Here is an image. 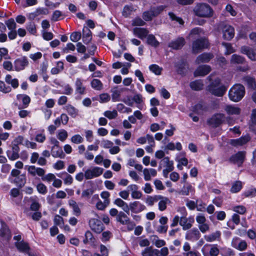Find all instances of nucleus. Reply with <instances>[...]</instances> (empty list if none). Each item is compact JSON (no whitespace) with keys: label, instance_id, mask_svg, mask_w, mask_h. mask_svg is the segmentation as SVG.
Instances as JSON below:
<instances>
[{"label":"nucleus","instance_id":"nucleus-1","mask_svg":"<svg viewBox=\"0 0 256 256\" xmlns=\"http://www.w3.org/2000/svg\"><path fill=\"white\" fill-rule=\"evenodd\" d=\"M211 83L208 86V90L212 94L217 96H222L226 92V88L220 85V79L218 78H213V76L210 75L208 78Z\"/></svg>","mask_w":256,"mask_h":256},{"label":"nucleus","instance_id":"nucleus-2","mask_svg":"<svg viewBox=\"0 0 256 256\" xmlns=\"http://www.w3.org/2000/svg\"><path fill=\"white\" fill-rule=\"evenodd\" d=\"M244 94V86L240 84H236L229 90L228 96L231 100L238 102L242 98Z\"/></svg>","mask_w":256,"mask_h":256},{"label":"nucleus","instance_id":"nucleus-3","mask_svg":"<svg viewBox=\"0 0 256 256\" xmlns=\"http://www.w3.org/2000/svg\"><path fill=\"white\" fill-rule=\"evenodd\" d=\"M194 11L196 16L200 17L210 18L212 16V10L209 5L204 3L198 4Z\"/></svg>","mask_w":256,"mask_h":256},{"label":"nucleus","instance_id":"nucleus-4","mask_svg":"<svg viewBox=\"0 0 256 256\" xmlns=\"http://www.w3.org/2000/svg\"><path fill=\"white\" fill-rule=\"evenodd\" d=\"M201 251L204 256H218L220 253L217 244H206Z\"/></svg>","mask_w":256,"mask_h":256},{"label":"nucleus","instance_id":"nucleus-5","mask_svg":"<svg viewBox=\"0 0 256 256\" xmlns=\"http://www.w3.org/2000/svg\"><path fill=\"white\" fill-rule=\"evenodd\" d=\"M220 28L222 33V38L224 39L230 40L234 38V28L231 26L222 24H220Z\"/></svg>","mask_w":256,"mask_h":256},{"label":"nucleus","instance_id":"nucleus-6","mask_svg":"<svg viewBox=\"0 0 256 256\" xmlns=\"http://www.w3.org/2000/svg\"><path fill=\"white\" fill-rule=\"evenodd\" d=\"M225 120L226 116L224 114L217 113L208 120V122L212 127L216 128L224 123Z\"/></svg>","mask_w":256,"mask_h":256},{"label":"nucleus","instance_id":"nucleus-7","mask_svg":"<svg viewBox=\"0 0 256 256\" xmlns=\"http://www.w3.org/2000/svg\"><path fill=\"white\" fill-rule=\"evenodd\" d=\"M208 42L206 38H201L194 40L192 43V50L194 53H198L200 50L206 48Z\"/></svg>","mask_w":256,"mask_h":256},{"label":"nucleus","instance_id":"nucleus-8","mask_svg":"<svg viewBox=\"0 0 256 256\" xmlns=\"http://www.w3.org/2000/svg\"><path fill=\"white\" fill-rule=\"evenodd\" d=\"M103 171L102 168L98 166L88 169L84 172V178L86 180H90L98 177L102 174Z\"/></svg>","mask_w":256,"mask_h":256},{"label":"nucleus","instance_id":"nucleus-9","mask_svg":"<svg viewBox=\"0 0 256 256\" xmlns=\"http://www.w3.org/2000/svg\"><path fill=\"white\" fill-rule=\"evenodd\" d=\"M29 64L28 58L24 56L16 59L14 62V70L20 72L25 69Z\"/></svg>","mask_w":256,"mask_h":256},{"label":"nucleus","instance_id":"nucleus-10","mask_svg":"<svg viewBox=\"0 0 256 256\" xmlns=\"http://www.w3.org/2000/svg\"><path fill=\"white\" fill-rule=\"evenodd\" d=\"M89 225L91 230L97 234H100L104 228L102 222L96 218H91L89 220Z\"/></svg>","mask_w":256,"mask_h":256},{"label":"nucleus","instance_id":"nucleus-11","mask_svg":"<svg viewBox=\"0 0 256 256\" xmlns=\"http://www.w3.org/2000/svg\"><path fill=\"white\" fill-rule=\"evenodd\" d=\"M231 245L233 248L240 251L246 250L248 247V244L246 241L241 240L238 237L233 238Z\"/></svg>","mask_w":256,"mask_h":256},{"label":"nucleus","instance_id":"nucleus-12","mask_svg":"<svg viewBox=\"0 0 256 256\" xmlns=\"http://www.w3.org/2000/svg\"><path fill=\"white\" fill-rule=\"evenodd\" d=\"M128 208L130 211L134 214H138L146 210V206L139 201L130 202Z\"/></svg>","mask_w":256,"mask_h":256},{"label":"nucleus","instance_id":"nucleus-13","mask_svg":"<svg viewBox=\"0 0 256 256\" xmlns=\"http://www.w3.org/2000/svg\"><path fill=\"white\" fill-rule=\"evenodd\" d=\"M250 140V136L248 134H246L241 136L239 138L232 139L230 140L229 143L230 145L234 147H238L244 145L248 143Z\"/></svg>","mask_w":256,"mask_h":256},{"label":"nucleus","instance_id":"nucleus-14","mask_svg":"<svg viewBox=\"0 0 256 256\" xmlns=\"http://www.w3.org/2000/svg\"><path fill=\"white\" fill-rule=\"evenodd\" d=\"M116 220L122 224L130 225L131 228L130 230L133 229L135 224L134 222H131L128 216L123 212H120L116 216Z\"/></svg>","mask_w":256,"mask_h":256},{"label":"nucleus","instance_id":"nucleus-15","mask_svg":"<svg viewBox=\"0 0 256 256\" xmlns=\"http://www.w3.org/2000/svg\"><path fill=\"white\" fill-rule=\"evenodd\" d=\"M246 156V152L244 151L238 152L232 155L230 158V162L240 166L244 162Z\"/></svg>","mask_w":256,"mask_h":256},{"label":"nucleus","instance_id":"nucleus-16","mask_svg":"<svg viewBox=\"0 0 256 256\" xmlns=\"http://www.w3.org/2000/svg\"><path fill=\"white\" fill-rule=\"evenodd\" d=\"M84 80L81 78H76L74 82L75 92L76 94L84 95L86 93V87L84 85Z\"/></svg>","mask_w":256,"mask_h":256},{"label":"nucleus","instance_id":"nucleus-17","mask_svg":"<svg viewBox=\"0 0 256 256\" xmlns=\"http://www.w3.org/2000/svg\"><path fill=\"white\" fill-rule=\"evenodd\" d=\"M200 236L199 230L196 228H193L186 232L185 238L187 240L196 242L199 240Z\"/></svg>","mask_w":256,"mask_h":256},{"label":"nucleus","instance_id":"nucleus-18","mask_svg":"<svg viewBox=\"0 0 256 256\" xmlns=\"http://www.w3.org/2000/svg\"><path fill=\"white\" fill-rule=\"evenodd\" d=\"M16 100L19 102L22 103V104L18 107L19 110L28 108L31 100L30 97L25 94H18L16 96Z\"/></svg>","mask_w":256,"mask_h":256},{"label":"nucleus","instance_id":"nucleus-19","mask_svg":"<svg viewBox=\"0 0 256 256\" xmlns=\"http://www.w3.org/2000/svg\"><path fill=\"white\" fill-rule=\"evenodd\" d=\"M182 250L184 256H201L200 254L196 250H191L190 244L188 242H185L183 245Z\"/></svg>","mask_w":256,"mask_h":256},{"label":"nucleus","instance_id":"nucleus-20","mask_svg":"<svg viewBox=\"0 0 256 256\" xmlns=\"http://www.w3.org/2000/svg\"><path fill=\"white\" fill-rule=\"evenodd\" d=\"M20 148L16 144H14L12 150H8L6 152V155L10 160H15L20 158Z\"/></svg>","mask_w":256,"mask_h":256},{"label":"nucleus","instance_id":"nucleus-21","mask_svg":"<svg viewBox=\"0 0 256 256\" xmlns=\"http://www.w3.org/2000/svg\"><path fill=\"white\" fill-rule=\"evenodd\" d=\"M211 70V68L208 65L199 66L194 72V76H204L208 74Z\"/></svg>","mask_w":256,"mask_h":256},{"label":"nucleus","instance_id":"nucleus-22","mask_svg":"<svg viewBox=\"0 0 256 256\" xmlns=\"http://www.w3.org/2000/svg\"><path fill=\"white\" fill-rule=\"evenodd\" d=\"M28 173L32 176H35L38 175L40 176H42L45 174V170L41 168H36L34 166H30L28 168Z\"/></svg>","mask_w":256,"mask_h":256},{"label":"nucleus","instance_id":"nucleus-23","mask_svg":"<svg viewBox=\"0 0 256 256\" xmlns=\"http://www.w3.org/2000/svg\"><path fill=\"white\" fill-rule=\"evenodd\" d=\"M27 200L31 202L30 208L32 210L37 211L40 207V204L38 202V198L36 196H32L30 198H25L24 200Z\"/></svg>","mask_w":256,"mask_h":256},{"label":"nucleus","instance_id":"nucleus-24","mask_svg":"<svg viewBox=\"0 0 256 256\" xmlns=\"http://www.w3.org/2000/svg\"><path fill=\"white\" fill-rule=\"evenodd\" d=\"M240 52L242 54H246L250 60H256V53L252 48L247 46H243L240 48Z\"/></svg>","mask_w":256,"mask_h":256},{"label":"nucleus","instance_id":"nucleus-25","mask_svg":"<svg viewBox=\"0 0 256 256\" xmlns=\"http://www.w3.org/2000/svg\"><path fill=\"white\" fill-rule=\"evenodd\" d=\"M195 189L190 184L186 183L184 185L182 189L178 192L179 194L182 196H188L190 194H194Z\"/></svg>","mask_w":256,"mask_h":256},{"label":"nucleus","instance_id":"nucleus-26","mask_svg":"<svg viewBox=\"0 0 256 256\" xmlns=\"http://www.w3.org/2000/svg\"><path fill=\"white\" fill-rule=\"evenodd\" d=\"M48 13V9L44 8H37L34 12L28 14V19L32 20L39 16L47 14Z\"/></svg>","mask_w":256,"mask_h":256},{"label":"nucleus","instance_id":"nucleus-27","mask_svg":"<svg viewBox=\"0 0 256 256\" xmlns=\"http://www.w3.org/2000/svg\"><path fill=\"white\" fill-rule=\"evenodd\" d=\"M185 44V40L183 38H178L177 39L172 41L169 44V47L174 49L178 50L181 48Z\"/></svg>","mask_w":256,"mask_h":256},{"label":"nucleus","instance_id":"nucleus-28","mask_svg":"<svg viewBox=\"0 0 256 256\" xmlns=\"http://www.w3.org/2000/svg\"><path fill=\"white\" fill-rule=\"evenodd\" d=\"M9 180L11 182H14L20 188L23 187L26 182V176L24 174L14 178L13 180H11V178L10 177Z\"/></svg>","mask_w":256,"mask_h":256},{"label":"nucleus","instance_id":"nucleus-29","mask_svg":"<svg viewBox=\"0 0 256 256\" xmlns=\"http://www.w3.org/2000/svg\"><path fill=\"white\" fill-rule=\"evenodd\" d=\"M214 58V55L211 53H204L198 56L196 60L197 64L208 62Z\"/></svg>","mask_w":256,"mask_h":256},{"label":"nucleus","instance_id":"nucleus-30","mask_svg":"<svg viewBox=\"0 0 256 256\" xmlns=\"http://www.w3.org/2000/svg\"><path fill=\"white\" fill-rule=\"evenodd\" d=\"M193 222L194 220H190L186 218V216H182L180 218V224L182 226V229L186 230L191 228Z\"/></svg>","mask_w":256,"mask_h":256},{"label":"nucleus","instance_id":"nucleus-31","mask_svg":"<svg viewBox=\"0 0 256 256\" xmlns=\"http://www.w3.org/2000/svg\"><path fill=\"white\" fill-rule=\"evenodd\" d=\"M224 110L228 114H239L240 113V108L234 105H226Z\"/></svg>","mask_w":256,"mask_h":256},{"label":"nucleus","instance_id":"nucleus-32","mask_svg":"<svg viewBox=\"0 0 256 256\" xmlns=\"http://www.w3.org/2000/svg\"><path fill=\"white\" fill-rule=\"evenodd\" d=\"M220 236L221 232L218 230L208 235L204 236V238L208 242H213L216 240H220Z\"/></svg>","mask_w":256,"mask_h":256},{"label":"nucleus","instance_id":"nucleus-33","mask_svg":"<svg viewBox=\"0 0 256 256\" xmlns=\"http://www.w3.org/2000/svg\"><path fill=\"white\" fill-rule=\"evenodd\" d=\"M133 31L134 35L142 40L144 39L148 36V31L146 28H136L134 29Z\"/></svg>","mask_w":256,"mask_h":256},{"label":"nucleus","instance_id":"nucleus-34","mask_svg":"<svg viewBox=\"0 0 256 256\" xmlns=\"http://www.w3.org/2000/svg\"><path fill=\"white\" fill-rule=\"evenodd\" d=\"M69 118L66 114H62L60 116L58 117L54 121V125L58 128L60 124L66 125L68 122Z\"/></svg>","mask_w":256,"mask_h":256},{"label":"nucleus","instance_id":"nucleus-35","mask_svg":"<svg viewBox=\"0 0 256 256\" xmlns=\"http://www.w3.org/2000/svg\"><path fill=\"white\" fill-rule=\"evenodd\" d=\"M114 204L116 205L117 206L121 208L124 212H125L126 214H129L130 213V208H128L129 205L122 200L120 198H116L114 202Z\"/></svg>","mask_w":256,"mask_h":256},{"label":"nucleus","instance_id":"nucleus-36","mask_svg":"<svg viewBox=\"0 0 256 256\" xmlns=\"http://www.w3.org/2000/svg\"><path fill=\"white\" fill-rule=\"evenodd\" d=\"M15 246L20 252L28 253L29 252L30 247L28 243L23 240L16 242Z\"/></svg>","mask_w":256,"mask_h":256},{"label":"nucleus","instance_id":"nucleus-37","mask_svg":"<svg viewBox=\"0 0 256 256\" xmlns=\"http://www.w3.org/2000/svg\"><path fill=\"white\" fill-rule=\"evenodd\" d=\"M68 205L72 209V213L74 216H78L80 215L81 210L75 200H69Z\"/></svg>","mask_w":256,"mask_h":256},{"label":"nucleus","instance_id":"nucleus-38","mask_svg":"<svg viewBox=\"0 0 256 256\" xmlns=\"http://www.w3.org/2000/svg\"><path fill=\"white\" fill-rule=\"evenodd\" d=\"M51 154L54 158H64V154L59 146L52 147Z\"/></svg>","mask_w":256,"mask_h":256},{"label":"nucleus","instance_id":"nucleus-39","mask_svg":"<svg viewBox=\"0 0 256 256\" xmlns=\"http://www.w3.org/2000/svg\"><path fill=\"white\" fill-rule=\"evenodd\" d=\"M144 179L148 181L150 180L151 176H155L157 174L156 170L154 168H144L143 170Z\"/></svg>","mask_w":256,"mask_h":256},{"label":"nucleus","instance_id":"nucleus-40","mask_svg":"<svg viewBox=\"0 0 256 256\" xmlns=\"http://www.w3.org/2000/svg\"><path fill=\"white\" fill-rule=\"evenodd\" d=\"M160 167L163 166H166V168H168L169 170H174V162L170 160L168 156L160 160Z\"/></svg>","mask_w":256,"mask_h":256},{"label":"nucleus","instance_id":"nucleus-41","mask_svg":"<svg viewBox=\"0 0 256 256\" xmlns=\"http://www.w3.org/2000/svg\"><path fill=\"white\" fill-rule=\"evenodd\" d=\"M158 200H160L158 204V210L160 211H164L166 210L167 204L170 202V200L168 198L161 196H158Z\"/></svg>","mask_w":256,"mask_h":256},{"label":"nucleus","instance_id":"nucleus-42","mask_svg":"<svg viewBox=\"0 0 256 256\" xmlns=\"http://www.w3.org/2000/svg\"><path fill=\"white\" fill-rule=\"evenodd\" d=\"M92 32L88 28H84L82 30V41L85 44H88L92 40Z\"/></svg>","mask_w":256,"mask_h":256},{"label":"nucleus","instance_id":"nucleus-43","mask_svg":"<svg viewBox=\"0 0 256 256\" xmlns=\"http://www.w3.org/2000/svg\"><path fill=\"white\" fill-rule=\"evenodd\" d=\"M58 176L63 179L64 184L66 185H70L73 182L72 177L66 172H61Z\"/></svg>","mask_w":256,"mask_h":256},{"label":"nucleus","instance_id":"nucleus-44","mask_svg":"<svg viewBox=\"0 0 256 256\" xmlns=\"http://www.w3.org/2000/svg\"><path fill=\"white\" fill-rule=\"evenodd\" d=\"M68 114L73 118H76L78 114V110L71 104H68L64 108Z\"/></svg>","mask_w":256,"mask_h":256},{"label":"nucleus","instance_id":"nucleus-45","mask_svg":"<svg viewBox=\"0 0 256 256\" xmlns=\"http://www.w3.org/2000/svg\"><path fill=\"white\" fill-rule=\"evenodd\" d=\"M1 222L2 228L0 229V236L8 239L10 237V230L7 226L2 221Z\"/></svg>","mask_w":256,"mask_h":256},{"label":"nucleus","instance_id":"nucleus-46","mask_svg":"<svg viewBox=\"0 0 256 256\" xmlns=\"http://www.w3.org/2000/svg\"><path fill=\"white\" fill-rule=\"evenodd\" d=\"M150 240L152 243L157 248H161L166 245V242L163 240H160L156 235H153L150 236Z\"/></svg>","mask_w":256,"mask_h":256},{"label":"nucleus","instance_id":"nucleus-47","mask_svg":"<svg viewBox=\"0 0 256 256\" xmlns=\"http://www.w3.org/2000/svg\"><path fill=\"white\" fill-rule=\"evenodd\" d=\"M165 150H176L178 151L181 150H182V146L180 142H177L175 144L172 142H170L168 143L164 148Z\"/></svg>","mask_w":256,"mask_h":256},{"label":"nucleus","instance_id":"nucleus-48","mask_svg":"<svg viewBox=\"0 0 256 256\" xmlns=\"http://www.w3.org/2000/svg\"><path fill=\"white\" fill-rule=\"evenodd\" d=\"M190 88L194 90H200L202 89L204 84L201 80H196L190 83Z\"/></svg>","mask_w":256,"mask_h":256},{"label":"nucleus","instance_id":"nucleus-49","mask_svg":"<svg viewBox=\"0 0 256 256\" xmlns=\"http://www.w3.org/2000/svg\"><path fill=\"white\" fill-rule=\"evenodd\" d=\"M95 238L92 234L90 231L87 230L85 233V238L84 240V243L94 244L95 242Z\"/></svg>","mask_w":256,"mask_h":256},{"label":"nucleus","instance_id":"nucleus-50","mask_svg":"<svg viewBox=\"0 0 256 256\" xmlns=\"http://www.w3.org/2000/svg\"><path fill=\"white\" fill-rule=\"evenodd\" d=\"M92 88L96 90H100L103 88V84L101 81L98 79H93L90 82Z\"/></svg>","mask_w":256,"mask_h":256},{"label":"nucleus","instance_id":"nucleus-51","mask_svg":"<svg viewBox=\"0 0 256 256\" xmlns=\"http://www.w3.org/2000/svg\"><path fill=\"white\" fill-rule=\"evenodd\" d=\"M208 108L207 105L203 102H200L194 106V110L198 114H201L203 112L206 111Z\"/></svg>","mask_w":256,"mask_h":256},{"label":"nucleus","instance_id":"nucleus-52","mask_svg":"<svg viewBox=\"0 0 256 256\" xmlns=\"http://www.w3.org/2000/svg\"><path fill=\"white\" fill-rule=\"evenodd\" d=\"M147 43L154 47H157L159 45V42L156 40L155 36L152 34H149L147 38Z\"/></svg>","mask_w":256,"mask_h":256},{"label":"nucleus","instance_id":"nucleus-53","mask_svg":"<svg viewBox=\"0 0 256 256\" xmlns=\"http://www.w3.org/2000/svg\"><path fill=\"white\" fill-rule=\"evenodd\" d=\"M243 82L246 84L249 88H256V82L250 76H245L243 78Z\"/></svg>","mask_w":256,"mask_h":256},{"label":"nucleus","instance_id":"nucleus-54","mask_svg":"<svg viewBox=\"0 0 256 256\" xmlns=\"http://www.w3.org/2000/svg\"><path fill=\"white\" fill-rule=\"evenodd\" d=\"M158 200V196H148L145 200V202L148 206H152Z\"/></svg>","mask_w":256,"mask_h":256},{"label":"nucleus","instance_id":"nucleus-55","mask_svg":"<svg viewBox=\"0 0 256 256\" xmlns=\"http://www.w3.org/2000/svg\"><path fill=\"white\" fill-rule=\"evenodd\" d=\"M133 100L138 104L137 107L140 110H142L144 107L143 100L142 95L136 94L134 96Z\"/></svg>","mask_w":256,"mask_h":256},{"label":"nucleus","instance_id":"nucleus-56","mask_svg":"<svg viewBox=\"0 0 256 256\" xmlns=\"http://www.w3.org/2000/svg\"><path fill=\"white\" fill-rule=\"evenodd\" d=\"M245 58L239 55L234 54L232 55L231 58V63L232 64H242L244 62Z\"/></svg>","mask_w":256,"mask_h":256},{"label":"nucleus","instance_id":"nucleus-57","mask_svg":"<svg viewBox=\"0 0 256 256\" xmlns=\"http://www.w3.org/2000/svg\"><path fill=\"white\" fill-rule=\"evenodd\" d=\"M149 70L156 75H160L162 70V68L156 64H152L149 66Z\"/></svg>","mask_w":256,"mask_h":256},{"label":"nucleus","instance_id":"nucleus-58","mask_svg":"<svg viewBox=\"0 0 256 256\" xmlns=\"http://www.w3.org/2000/svg\"><path fill=\"white\" fill-rule=\"evenodd\" d=\"M110 202V200H104V202H102L100 200H98V201L97 202L96 204V207L98 210H103L106 208V207L108 206Z\"/></svg>","mask_w":256,"mask_h":256},{"label":"nucleus","instance_id":"nucleus-59","mask_svg":"<svg viewBox=\"0 0 256 256\" xmlns=\"http://www.w3.org/2000/svg\"><path fill=\"white\" fill-rule=\"evenodd\" d=\"M242 188V183L240 181H236L232 186L230 192L232 193L238 192Z\"/></svg>","mask_w":256,"mask_h":256},{"label":"nucleus","instance_id":"nucleus-60","mask_svg":"<svg viewBox=\"0 0 256 256\" xmlns=\"http://www.w3.org/2000/svg\"><path fill=\"white\" fill-rule=\"evenodd\" d=\"M68 134L67 132L64 130H60L57 134L58 138L61 142H64L68 138Z\"/></svg>","mask_w":256,"mask_h":256},{"label":"nucleus","instance_id":"nucleus-61","mask_svg":"<svg viewBox=\"0 0 256 256\" xmlns=\"http://www.w3.org/2000/svg\"><path fill=\"white\" fill-rule=\"evenodd\" d=\"M104 116L110 120L114 119L118 116V112L116 110L112 111L106 110L103 114Z\"/></svg>","mask_w":256,"mask_h":256},{"label":"nucleus","instance_id":"nucleus-62","mask_svg":"<svg viewBox=\"0 0 256 256\" xmlns=\"http://www.w3.org/2000/svg\"><path fill=\"white\" fill-rule=\"evenodd\" d=\"M6 24L10 30H16V24L13 18H10L6 20Z\"/></svg>","mask_w":256,"mask_h":256},{"label":"nucleus","instance_id":"nucleus-63","mask_svg":"<svg viewBox=\"0 0 256 256\" xmlns=\"http://www.w3.org/2000/svg\"><path fill=\"white\" fill-rule=\"evenodd\" d=\"M116 108L119 112L122 113L129 114L132 112V110L130 108L126 107L122 104H118Z\"/></svg>","mask_w":256,"mask_h":256},{"label":"nucleus","instance_id":"nucleus-64","mask_svg":"<svg viewBox=\"0 0 256 256\" xmlns=\"http://www.w3.org/2000/svg\"><path fill=\"white\" fill-rule=\"evenodd\" d=\"M38 192L42 194H45L48 192L47 187L42 183H39L36 186Z\"/></svg>","mask_w":256,"mask_h":256}]
</instances>
